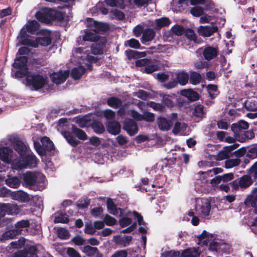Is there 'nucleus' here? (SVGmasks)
I'll use <instances>...</instances> for the list:
<instances>
[{
  "mask_svg": "<svg viewBox=\"0 0 257 257\" xmlns=\"http://www.w3.org/2000/svg\"><path fill=\"white\" fill-rule=\"evenodd\" d=\"M24 181L27 185L34 189L41 190L46 185L45 177L41 173L27 172L24 174Z\"/></svg>",
  "mask_w": 257,
  "mask_h": 257,
  "instance_id": "nucleus-1",
  "label": "nucleus"
},
{
  "mask_svg": "<svg viewBox=\"0 0 257 257\" xmlns=\"http://www.w3.org/2000/svg\"><path fill=\"white\" fill-rule=\"evenodd\" d=\"M36 18L42 22L49 23L55 19H60L62 15L55 9L45 8L38 12L36 14Z\"/></svg>",
  "mask_w": 257,
  "mask_h": 257,
  "instance_id": "nucleus-2",
  "label": "nucleus"
},
{
  "mask_svg": "<svg viewBox=\"0 0 257 257\" xmlns=\"http://www.w3.org/2000/svg\"><path fill=\"white\" fill-rule=\"evenodd\" d=\"M38 160L33 154H27L24 156L23 159L19 160H14L12 164V168L13 169L19 170L26 168L28 166L30 167H35Z\"/></svg>",
  "mask_w": 257,
  "mask_h": 257,
  "instance_id": "nucleus-3",
  "label": "nucleus"
},
{
  "mask_svg": "<svg viewBox=\"0 0 257 257\" xmlns=\"http://www.w3.org/2000/svg\"><path fill=\"white\" fill-rule=\"evenodd\" d=\"M51 43L50 34L49 32H46V35L42 37H38L35 40L27 38L21 40V44L27 45L33 47H37L39 45L47 46Z\"/></svg>",
  "mask_w": 257,
  "mask_h": 257,
  "instance_id": "nucleus-4",
  "label": "nucleus"
},
{
  "mask_svg": "<svg viewBox=\"0 0 257 257\" xmlns=\"http://www.w3.org/2000/svg\"><path fill=\"white\" fill-rule=\"evenodd\" d=\"M26 80L28 84L32 85L36 90L42 88L48 82L46 76L40 74L28 75Z\"/></svg>",
  "mask_w": 257,
  "mask_h": 257,
  "instance_id": "nucleus-5",
  "label": "nucleus"
},
{
  "mask_svg": "<svg viewBox=\"0 0 257 257\" xmlns=\"http://www.w3.org/2000/svg\"><path fill=\"white\" fill-rule=\"evenodd\" d=\"M195 210L200 216L207 217L209 215L211 205L209 201L206 198L196 200Z\"/></svg>",
  "mask_w": 257,
  "mask_h": 257,
  "instance_id": "nucleus-6",
  "label": "nucleus"
},
{
  "mask_svg": "<svg viewBox=\"0 0 257 257\" xmlns=\"http://www.w3.org/2000/svg\"><path fill=\"white\" fill-rule=\"evenodd\" d=\"M73 55L78 58H80L82 62H79L80 63L84 64L87 66L88 69L91 70V65L88 64L87 62H94L96 61V58L93 56L89 55L87 53V50L84 49L78 48L75 50Z\"/></svg>",
  "mask_w": 257,
  "mask_h": 257,
  "instance_id": "nucleus-7",
  "label": "nucleus"
},
{
  "mask_svg": "<svg viewBox=\"0 0 257 257\" xmlns=\"http://www.w3.org/2000/svg\"><path fill=\"white\" fill-rule=\"evenodd\" d=\"M41 142L43 147H41L39 143L34 141V148L39 155L44 156L45 154L44 148L48 151H51L53 149V143L49 138L44 137L41 139Z\"/></svg>",
  "mask_w": 257,
  "mask_h": 257,
  "instance_id": "nucleus-8",
  "label": "nucleus"
},
{
  "mask_svg": "<svg viewBox=\"0 0 257 257\" xmlns=\"http://www.w3.org/2000/svg\"><path fill=\"white\" fill-rule=\"evenodd\" d=\"M39 27V23L35 21H30L23 27L19 35L18 38L19 39V43L21 44V40L26 39V37L27 36V32L33 33L37 31Z\"/></svg>",
  "mask_w": 257,
  "mask_h": 257,
  "instance_id": "nucleus-9",
  "label": "nucleus"
},
{
  "mask_svg": "<svg viewBox=\"0 0 257 257\" xmlns=\"http://www.w3.org/2000/svg\"><path fill=\"white\" fill-rule=\"evenodd\" d=\"M177 81L172 80L167 84L163 85L164 87L167 89H171L177 86L178 83L181 85L186 84L188 82L189 76L187 73L183 71L179 72L175 74Z\"/></svg>",
  "mask_w": 257,
  "mask_h": 257,
  "instance_id": "nucleus-10",
  "label": "nucleus"
},
{
  "mask_svg": "<svg viewBox=\"0 0 257 257\" xmlns=\"http://www.w3.org/2000/svg\"><path fill=\"white\" fill-rule=\"evenodd\" d=\"M10 141L13 144L16 151L19 154L20 159H23L24 156L28 153V148L26 144L14 136L10 138Z\"/></svg>",
  "mask_w": 257,
  "mask_h": 257,
  "instance_id": "nucleus-11",
  "label": "nucleus"
},
{
  "mask_svg": "<svg viewBox=\"0 0 257 257\" xmlns=\"http://www.w3.org/2000/svg\"><path fill=\"white\" fill-rule=\"evenodd\" d=\"M248 128V123L243 120H240L231 126V130L236 138L238 136L242 135L244 133V130H247Z\"/></svg>",
  "mask_w": 257,
  "mask_h": 257,
  "instance_id": "nucleus-12",
  "label": "nucleus"
},
{
  "mask_svg": "<svg viewBox=\"0 0 257 257\" xmlns=\"http://www.w3.org/2000/svg\"><path fill=\"white\" fill-rule=\"evenodd\" d=\"M69 71H59L54 72L50 75L52 81L56 84H60L64 82L69 75Z\"/></svg>",
  "mask_w": 257,
  "mask_h": 257,
  "instance_id": "nucleus-13",
  "label": "nucleus"
},
{
  "mask_svg": "<svg viewBox=\"0 0 257 257\" xmlns=\"http://www.w3.org/2000/svg\"><path fill=\"white\" fill-rule=\"evenodd\" d=\"M217 30L218 28L215 26H200L198 28V33L203 37H209Z\"/></svg>",
  "mask_w": 257,
  "mask_h": 257,
  "instance_id": "nucleus-14",
  "label": "nucleus"
},
{
  "mask_svg": "<svg viewBox=\"0 0 257 257\" xmlns=\"http://www.w3.org/2000/svg\"><path fill=\"white\" fill-rule=\"evenodd\" d=\"M218 55V49L216 47L208 46L203 50V56L204 59L207 61H210L217 57Z\"/></svg>",
  "mask_w": 257,
  "mask_h": 257,
  "instance_id": "nucleus-15",
  "label": "nucleus"
},
{
  "mask_svg": "<svg viewBox=\"0 0 257 257\" xmlns=\"http://www.w3.org/2000/svg\"><path fill=\"white\" fill-rule=\"evenodd\" d=\"M27 63V58L25 56H22L15 60L13 64L14 66L17 68H20L22 71L21 75H25L27 73L26 64Z\"/></svg>",
  "mask_w": 257,
  "mask_h": 257,
  "instance_id": "nucleus-16",
  "label": "nucleus"
},
{
  "mask_svg": "<svg viewBox=\"0 0 257 257\" xmlns=\"http://www.w3.org/2000/svg\"><path fill=\"white\" fill-rule=\"evenodd\" d=\"M1 214L7 213L9 214H17L19 212L18 206L16 204H2L0 205Z\"/></svg>",
  "mask_w": 257,
  "mask_h": 257,
  "instance_id": "nucleus-17",
  "label": "nucleus"
},
{
  "mask_svg": "<svg viewBox=\"0 0 257 257\" xmlns=\"http://www.w3.org/2000/svg\"><path fill=\"white\" fill-rule=\"evenodd\" d=\"M12 198L14 200L23 202H28L31 199L28 194L20 190L14 192L12 194Z\"/></svg>",
  "mask_w": 257,
  "mask_h": 257,
  "instance_id": "nucleus-18",
  "label": "nucleus"
},
{
  "mask_svg": "<svg viewBox=\"0 0 257 257\" xmlns=\"http://www.w3.org/2000/svg\"><path fill=\"white\" fill-rule=\"evenodd\" d=\"M132 240V237L131 236L121 237L120 235H115L112 239L113 241L120 247H125L128 245Z\"/></svg>",
  "mask_w": 257,
  "mask_h": 257,
  "instance_id": "nucleus-19",
  "label": "nucleus"
},
{
  "mask_svg": "<svg viewBox=\"0 0 257 257\" xmlns=\"http://www.w3.org/2000/svg\"><path fill=\"white\" fill-rule=\"evenodd\" d=\"M123 128L130 136H134L138 132V127L137 123L131 119L125 121Z\"/></svg>",
  "mask_w": 257,
  "mask_h": 257,
  "instance_id": "nucleus-20",
  "label": "nucleus"
},
{
  "mask_svg": "<svg viewBox=\"0 0 257 257\" xmlns=\"http://www.w3.org/2000/svg\"><path fill=\"white\" fill-rule=\"evenodd\" d=\"M159 128L162 131H167L170 129L173 122L171 120H168L165 117H160L157 119Z\"/></svg>",
  "mask_w": 257,
  "mask_h": 257,
  "instance_id": "nucleus-21",
  "label": "nucleus"
},
{
  "mask_svg": "<svg viewBox=\"0 0 257 257\" xmlns=\"http://www.w3.org/2000/svg\"><path fill=\"white\" fill-rule=\"evenodd\" d=\"M84 35L82 36V39L84 41L95 42L98 40L99 37L93 31L91 28L90 30L84 31Z\"/></svg>",
  "mask_w": 257,
  "mask_h": 257,
  "instance_id": "nucleus-22",
  "label": "nucleus"
},
{
  "mask_svg": "<svg viewBox=\"0 0 257 257\" xmlns=\"http://www.w3.org/2000/svg\"><path fill=\"white\" fill-rule=\"evenodd\" d=\"M12 150L8 148L0 149V159L3 162L9 164L11 160Z\"/></svg>",
  "mask_w": 257,
  "mask_h": 257,
  "instance_id": "nucleus-23",
  "label": "nucleus"
},
{
  "mask_svg": "<svg viewBox=\"0 0 257 257\" xmlns=\"http://www.w3.org/2000/svg\"><path fill=\"white\" fill-rule=\"evenodd\" d=\"M93 31L97 33L107 31L109 27L107 24L101 22H93V25L91 26Z\"/></svg>",
  "mask_w": 257,
  "mask_h": 257,
  "instance_id": "nucleus-24",
  "label": "nucleus"
},
{
  "mask_svg": "<svg viewBox=\"0 0 257 257\" xmlns=\"http://www.w3.org/2000/svg\"><path fill=\"white\" fill-rule=\"evenodd\" d=\"M180 94L191 101H195L198 99L199 95L198 93L192 89H183L181 91Z\"/></svg>",
  "mask_w": 257,
  "mask_h": 257,
  "instance_id": "nucleus-25",
  "label": "nucleus"
},
{
  "mask_svg": "<svg viewBox=\"0 0 257 257\" xmlns=\"http://www.w3.org/2000/svg\"><path fill=\"white\" fill-rule=\"evenodd\" d=\"M155 36V32L151 29H147L144 31L142 38V42L145 44L152 41Z\"/></svg>",
  "mask_w": 257,
  "mask_h": 257,
  "instance_id": "nucleus-26",
  "label": "nucleus"
},
{
  "mask_svg": "<svg viewBox=\"0 0 257 257\" xmlns=\"http://www.w3.org/2000/svg\"><path fill=\"white\" fill-rule=\"evenodd\" d=\"M209 249L212 251H217L222 250L225 251H229V245L226 244H219L217 242L213 241L210 243Z\"/></svg>",
  "mask_w": 257,
  "mask_h": 257,
  "instance_id": "nucleus-27",
  "label": "nucleus"
},
{
  "mask_svg": "<svg viewBox=\"0 0 257 257\" xmlns=\"http://www.w3.org/2000/svg\"><path fill=\"white\" fill-rule=\"evenodd\" d=\"M211 238V234L206 231L203 230L202 233L198 236V244L201 246L206 245Z\"/></svg>",
  "mask_w": 257,
  "mask_h": 257,
  "instance_id": "nucleus-28",
  "label": "nucleus"
},
{
  "mask_svg": "<svg viewBox=\"0 0 257 257\" xmlns=\"http://www.w3.org/2000/svg\"><path fill=\"white\" fill-rule=\"evenodd\" d=\"M200 252L195 247H192L184 250L181 254V257H198Z\"/></svg>",
  "mask_w": 257,
  "mask_h": 257,
  "instance_id": "nucleus-29",
  "label": "nucleus"
},
{
  "mask_svg": "<svg viewBox=\"0 0 257 257\" xmlns=\"http://www.w3.org/2000/svg\"><path fill=\"white\" fill-rule=\"evenodd\" d=\"M107 130L113 135H117L120 132V126L116 121H111L107 124Z\"/></svg>",
  "mask_w": 257,
  "mask_h": 257,
  "instance_id": "nucleus-30",
  "label": "nucleus"
},
{
  "mask_svg": "<svg viewBox=\"0 0 257 257\" xmlns=\"http://www.w3.org/2000/svg\"><path fill=\"white\" fill-rule=\"evenodd\" d=\"M246 107L250 110H257V97L249 98L245 102Z\"/></svg>",
  "mask_w": 257,
  "mask_h": 257,
  "instance_id": "nucleus-31",
  "label": "nucleus"
},
{
  "mask_svg": "<svg viewBox=\"0 0 257 257\" xmlns=\"http://www.w3.org/2000/svg\"><path fill=\"white\" fill-rule=\"evenodd\" d=\"M101 44L100 45L98 43L93 44L91 47L92 53L94 55L101 54L103 53V46L105 43L104 38H102L101 40Z\"/></svg>",
  "mask_w": 257,
  "mask_h": 257,
  "instance_id": "nucleus-32",
  "label": "nucleus"
},
{
  "mask_svg": "<svg viewBox=\"0 0 257 257\" xmlns=\"http://www.w3.org/2000/svg\"><path fill=\"white\" fill-rule=\"evenodd\" d=\"M85 71V68L82 66L74 68L72 70L71 76L74 79H78L84 74Z\"/></svg>",
  "mask_w": 257,
  "mask_h": 257,
  "instance_id": "nucleus-33",
  "label": "nucleus"
},
{
  "mask_svg": "<svg viewBox=\"0 0 257 257\" xmlns=\"http://www.w3.org/2000/svg\"><path fill=\"white\" fill-rule=\"evenodd\" d=\"M107 206L108 211L111 214H112L114 215H116L119 213H121V210L120 208H117L116 207L111 199H107Z\"/></svg>",
  "mask_w": 257,
  "mask_h": 257,
  "instance_id": "nucleus-34",
  "label": "nucleus"
},
{
  "mask_svg": "<svg viewBox=\"0 0 257 257\" xmlns=\"http://www.w3.org/2000/svg\"><path fill=\"white\" fill-rule=\"evenodd\" d=\"M187 125L184 122H176L175 123L172 132L175 135H177L179 133H183L186 130Z\"/></svg>",
  "mask_w": 257,
  "mask_h": 257,
  "instance_id": "nucleus-35",
  "label": "nucleus"
},
{
  "mask_svg": "<svg viewBox=\"0 0 257 257\" xmlns=\"http://www.w3.org/2000/svg\"><path fill=\"white\" fill-rule=\"evenodd\" d=\"M6 184L11 188H17L21 184L20 180L17 177H9L6 180Z\"/></svg>",
  "mask_w": 257,
  "mask_h": 257,
  "instance_id": "nucleus-36",
  "label": "nucleus"
},
{
  "mask_svg": "<svg viewBox=\"0 0 257 257\" xmlns=\"http://www.w3.org/2000/svg\"><path fill=\"white\" fill-rule=\"evenodd\" d=\"M19 234V230L15 231L14 229L10 230L4 233L0 238L1 241H5L10 239H12L15 236Z\"/></svg>",
  "mask_w": 257,
  "mask_h": 257,
  "instance_id": "nucleus-37",
  "label": "nucleus"
},
{
  "mask_svg": "<svg viewBox=\"0 0 257 257\" xmlns=\"http://www.w3.org/2000/svg\"><path fill=\"white\" fill-rule=\"evenodd\" d=\"M61 134L62 136L67 140L68 143L70 144L71 146L75 147L78 145V141L76 140V139L71 135L70 133L65 131L62 132Z\"/></svg>",
  "mask_w": 257,
  "mask_h": 257,
  "instance_id": "nucleus-38",
  "label": "nucleus"
},
{
  "mask_svg": "<svg viewBox=\"0 0 257 257\" xmlns=\"http://www.w3.org/2000/svg\"><path fill=\"white\" fill-rule=\"evenodd\" d=\"M161 96L163 97L162 102L164 104L163 106L168 107H172L174 106V102L172 101V99L174 97V95H169L162 94Z\"/></svg>",
  "mask_w": 257,
  "mask_h": 257,
  "instance_id": "nucleus-39",
  "label": "nucleus"
},
{
  "mask_svg": "<svg viewBox=\"0 0 257 257\" xmlns=\"http://www.w3.org/2000/svg\"><path fill=\"white\" fill-rule=\"evenodd\" d=\"M202 79L201 75L197 72H193L190 76V83L193 85L199 84Z\"/></svg>",
  "mask_w": 257,
  "mask_h": 257,
  "instance_id": "nucleus-40",
  "label": "nucleus"
},
{
  "mask_svg": "<svg viewBox=\"0 0 257 257\" xmlns=\"http://www.w3.org/2000/svg\"><path fill=\"white\" fill-rule=\"evenodd\" d=\"M30 223L28 220H22L18 222L15 225V228L14 230L17 231L19 230V234L21 233L23 228L27 227L29 226Z\"/></svg>",
  "mask_w": 257,
  "mask_h": 257,
  "instance_id": "nucleus-41",
  "label": "nucleus"
},
{
  "mask_svg": "<svg viewBox=\"0 0 257 257\" xmlns=\"http://www.w3.org/2000/svg\"><path fill=\"white\" fill-rule=\"evenodd\" d=\"M72 132L80 140H85L87 139V135L84 132L73 125L72 126Z\"/></svg>",
  "mask_w": 257,
  "mask_h": 257,
  "instance_id": "nucleus-42",
  "label": "nucleus"
},
{
  "mask_svg": "<svg viewBox=\"0 0 257 257\" xmlns=\"http://www.w3.org/2000/svg\"><path fill=\"white\" fill-rule=\"evenodd\" d=\"M251 183L252 181L250 177L246 175L241 177L239 181V184L242 188L248 187Z\"/></svg>",
  "mask_w": 257,
  "mask_h": 257,
  "instance_id": "nucleus-43",
  "label": "nucleus"
},
{
  "mask_svg": "<svg viewBox=\"0 0 257 257\" xmlns=\"http://www.w3.org/2000/svg\"><path fill=\"white\" fill-rule=\"evenodd\" d=\"M68 220L67 215L62 213L56 214L54 219V222L55 223H66L68 222Z\"/></svg>",
  "mask_w": 257,
  "mask_h": 257,
  "instance_id": "nucleus-44",
  "label": "nucleus"
},
{
  "mask_svg": "<svg viewBox=\"0 0 257 257\" xmlns=\"http://www.w3.org/2000/svg\"><path fill=\"white\" fill-rule=\"evenodd\" d=\"M240 163V160L239 159H229L225 162L224 167L226 168H231L234 167L238 166Z\"/></svg>",
  "mask_w": 257,
  "mask_h": 257,
  "instance_id": "nucleus-45",
  "label": "nucleus"
},
{
  "mask_svg": "<svg viewBox=\"0 0 257 257\" xmlns=\"http://www.w3.org/2000/svg\"><path fill=\"white\" fill-rule=\"evenodd\" d=\"M105 3L111 7H117L121 9L124 8L123 0H106Z\"/></svg>",
  "mask_w": 257,
  "mask_h": 257,
  "instance_id": "nucleus-46",
  "label": "nucleus"
},
{
  "mask_svg": "<svg viewBox=\"0 0 257 257\" xmlns=\"http://www.w3.org/2000/svg\"><path fill=\"white\" fill-rule=\"evenodd\" d=\"M107 104L112 107L117 108L121 105V101L116 97H111L108 99Z\"/></svg>",
  "mask_w": 257,
  "mask_h": 257,
  "instance_id": "nucleus-47",
  "label": "nucleus"
},
{
  "mask_svg": "<svg viewBox=\"0 0 257 257\" xmlns=\"http://www.w3.org/2000/svg\"><path fill=\"white\" fill-rule=\"evenodd\" d=\"M82 250L87 255L92 256L97 251V248L89 245H86L82 248Z\"/></svg>",
  "mask_w": 257,
  "mask_h": 257,
  "instance_id": "nucleus-48",
  "label": "nucleus"
},
{
  "mask_svg": "<svg viewBox=\"0 0 257 257\" xmlns=\"http://www.w3.org/2000/svg\"><path fill=\"white\" fill-rule=\"evenodd\" d=\"M57 233L58 236L62 239H66L69 236V232L67 229L62 227H59L57 229Z\"/></svg>",
  "mask_w": 257,
  "mask_h": 257,
  "instance_id": "nucleus-49",
  "label": "nucleus"
},
{
  "mask_svg": "<svg viewBox=\"0 0 257 257\" xmlns=\"http://www.w3.org/2000/svg\"><path fill=\"white\" fill-rule=\"evenodd\" d=\"M156 23L158 28H161L168 26L170 23V21L167 18H162L161 19L156 20Z\"/></svg>",
  "mask_w": 257,
  "mask_h": 257,
  "instance_id": "nucleus-50",
  "label": "nucleus"
},
{
  "mask_svg": "<svg viewBox=\"0 0 257 257\" xmlns=\"http://www.w3.org/2000/svg\"><path fill=\"white\" fill-rule=\"evenodd\" d=\"M94 131L96 133L101 134L104 131V127L103 124L100 122H95L92 125Z\"/></svg>",
  "mask_w": 257,
  "mask_h": 257,
  "instance_id": "nucleus-51",
  "label": "nucleus"
},
{
  "mask_svg": "<svg viewBox=\"0 0 257 257\" xmlns=\"http://www.w3.org/2000/svg\"><path fill=\"white\" fill-rule=\"evenodd\" d=\"M147 105L153 108L155 110L163 111L164 108V106H163L162 104L155 103L153 101L148 102Z\"/></svg>",
  "mask_w": 257,
  "mask_h": 257,
  "instance_id": "nucleus-52",
  "label": "nucleus"
},
{
  "mask_svg": "<svg viewBox=\"0 0 257 257\" xmlns=\"http://www.w3.org/2000/svg\"><path fill=\"white\" fill-rule=\"evenodd\" d=\"M231 155H229L226 151L223 148L221 151H220L216 157V159L218 161H221L224 159H227L230 157Z\"/></svg>",
  "mask_w": 257,
  "mask_h": 257,
  "instance_id": "nucleus-53",
  "label": "nucleus"
},
{
  "mask_svg": "<svg viewBox=\"0 0 257 257\" xmlns=\"http://www.w3.org/2000/svg\"><path fill=\"white\" fill-rule=\"evenodd\" d=\"M142 120H144L147 121L152 122L155 119V116L153 113L145 111L142 114Z\"/></svg>",
  "mask_w": 257,
  "mask_h": 257,
  "instance_id": "nucleus-54",
  "label": "nucleus"
},
{
  "mask_svg": "<svg viewBox=\"0 0 257 257\" xmlns=\"http://www.w3.org/2000/svg\"><path fill=\"white\" fill-rule=\"evenodd\" d=\"M203 108L204 107L202 105H197L194 108L193 112L194 115L199 117H202L204 115Z\"/></svg>",
  "mask_w": 257,
  "mask_h": 257,
  "instance_id": "nucleus-55",
  "label": "nucleus"
},
{
  "mask_svg": "<svg viewBox=\"0 0 257 257\" xmlns=\"http://www.w3.org/2000/svg\"><path fill=\"white\" fill-rule=\"evenodd\" d=\"M191 14L195 17H199L203 14V10L200 7H195L190 11Z\"/></svg>",
  "mask_w": 257,
  "mask_h": 257,
  "instance_id": "nucleus-56",
  "label": "nucleus"
},
{
  "mask_svg": "<svg viewBox=\"0 0 257 257\" xmlns=\"http://www.w3.org/2000/svg\"><path fill=\"white\" fill-rule=\"evenodd\" d=\"M25 242V239L22 238L18 240L12 242L10 245L12 248H20L24 245Z\"/></svg>",
  "mask_w": 257,
  "mask_h": 257,
  "instance_id": "nucleus-57",
  "label": "nucleus"
},
{
  "mask_svg": "<svg viewBox=\"0 0 257 257\" xmlns=\"http://www.w3.org/2000/svg\"><path fill=\"white\" fill-rule=\"evenodd\" d=\"M126 43L130 47L134 49H139L141 46L139 41L135 39H131L128 40Z\"/></svg>",
  "mask_w": 257,
  "mask_h": 257,
  "instance_id": "nucleus-58",
  "label": "nucleus"
},
{
  "mask_svg": "<svg viewBox=\"0 0 257 257\" xmlns=\"http://www.w3.org/2000/svg\"><path fill=\"white\" fill-rule=\"evenodd\" d=\"M75 121L79 126L83 127L86 125L87 120L84 116H79L75 118Z\"/></svg>",
  "mask_w": 257,
  "mask_h": 257,
  "instance_id": "nucleus-59",
  "label": "nucleus"
},
{
  "mask_svg": "<svg viewBox=\"0 0 257 257\" xmlns=\"http://www.w3.org/2000/svg\"><path fill=\"white\" fill-rule=\"evenodd\" d=\"M179 255L180 252L175 250L166 251L162 254L163 257H179Z\"/></svg>",
  "mask_w": 257,
  "mask_h": 257,
  "instance_id": "nucleus-60",
  "label": "nucleus"
},
{
  "mask_svg": "<svg viewBox=\"0 0 257 257\" xmlns=\"http://www.w3.org/2000/svg\"><path fill=\"white\" fill-rule=\"evenodd\" d=\"M96 231L94 226L91 223H86L85 226L84 232L89 234H93Z\"/></svg>",
  "mask_w": 257,
  "mask_h": 257,
  "instance_id": "nucleus-61",
  "label": "nucleus"
},
{
  "mask_svg": "<svg viewBox=\"0 0 257 257\" xmlns=\"http://www.w3.org/2000/svg\"><path fill=\"white\" fill-rule=\"evenodd\" d=\"M172 32L177 36H181L184 32V29L179 25H176L171 29Z\"/></svg>",
  "mask_w": 257,
  "mask_h": 257,
  "instance_id": "nucleus-62",
  "label": "nucleus"
},
{
  "mask_svg": "<svg viewBox=\"0 0 257 257\" xmlns=\"http://www.w3.org/2000/svg\"><path fill=\"white\" fill-rule=\"evenodd\" d=\"M252 195L253 197L252 206L255 208V213L257 214V188L252 191Z\"/></svg>",
  "mask_w": 257,
  "mask_h": 257,
  "instance_id": "nucleus-63",
  "label": "nucleus"
},
{
  "mask_svg": "<svg viewBox=\"0 0 257 257\" xmlns=\"http://www.w3.org/2000/svg\"><path fill=\"white\" fill-rule=\"evenodd\" d=\"M249 174L254 178H257V161L249 168Z\"/></svg>",
  "mask_w": 257,
  "mask_h": 257,
  "instance_id": "nucleus-64",
  "label": "nucleus"
}]
</instances>
